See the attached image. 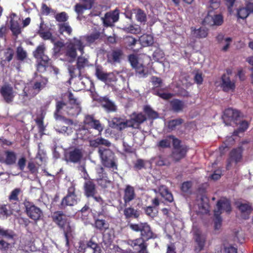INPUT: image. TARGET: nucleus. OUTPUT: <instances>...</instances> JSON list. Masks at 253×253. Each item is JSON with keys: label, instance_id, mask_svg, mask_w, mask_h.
I'll use <instances>...</instances> for the list:
<instances>
[{"label": "nucleus", "instance_id": "14", "mask_svg": "<svg viewBox=\"0 0 253 253\" xmlns=\"http://www.w3.org/2000/svg\"><path fill=\"white\" fill-rule=\"evenodd\" d=\"M193 239L196 244L195 251L199 253L204 249L206 242V236L200 229H196L193 231Z\"/></svg>", "mask_w": 253, "mask_h": 253}, {"label": "nucleus", "instance_id": "3", "mask_svg": "<svg viewBox=\"0 0 253 253\" xmlns=\"http://www.w3.org/2000/svg\"><path fill=\"white\" fill-rule=\"evenodd\" d=\"M86 46L84 38H74L72 40L66 43L65 46V55L69 58L70 61H73L77 56V50H78L81 55L84 53V49Z\"/></svg>", "mask_w": 253, "mask_h": 253}, {"label": "nucleus", "instance_id": "13", "mask_svg": "<svg viewBox=\"0 0 253 253\" xmlns=\"http://www.w3.org/2000/svg\"><path fill=\"white\" fill-rule=\"evenodd\" d=\"M22 194L23 191L21 188L13 189L8 196L9 206L15 208L16 211H19L20 202V196Z\"/></svg>", "mask_w": 253, "mask_h": 253}, {"label": "nucleus", "instance_id": "1", "mask_svg": "<svg viewBox=\"0 0 253 253\" xmlns=\"http://www.w3.org/2000/svg\"><path fill=\"white\" fill-rule=\"evenodd\" d=\"M242 112H223L222 119L226 125H231L232 123L239 125V127L235 130L233 135L238 136L240 133H243L249 126L250 122L244 119Z\"/></svg>", "mask_w": 253, "mask_h": 253}, {"label": "nucleus", "instance_id": "50", "mask_svg": "<svg viewBox=\"0 0 253 253\" xmlns=\"http://www.w3.org/2000/svg\"><path fill=\"white\" fill-rule=\"evenodd\" d=\"M88 60L87 58L83 57V55L79 56L77 60L76 66L81 70L88 65Z\"/></svg>", "mask_w": 253, "mask_h": 253}, {"label": "nucleus", "instance_id": "40", "mask_svg": "<svg viewBox=\"0 0 253 253\" xmlns=\"http://www.w3.org/2000/svg\"><path fill=\"white\" fill-rule=\"evenodd\" d=\"M0 236L7 240L14 241L16 234L13 230L8 229H5L0 226Z\"/></svg>", "mask_w": 253, "mask_h": 253}, {"label": "nucleus", "instance_id": "54", "mask_svg": "<svg viewBox=\"0 0 253 253\" xmlns=\"http://www.w3.org/2000/svg\"><path fill=\"white\" fill-rule=\"evenodd\" d=\"M54 14V18L58 22L66 23V22L69 18L67 13L64 11Z\"/></svg>", "mask_w": 253, "mask_h": 253}, {"label": "nucleus", "instance_id": "61", "mask_svg": "<svg viewBox=\"0 0 253 253\" xmlns=\"http://www.w3.org/2000/svg\"><path fill=\"white\" fill-rule=\"evenodd\" d=\"M145 161L143 159H138L134 163L133 169L135 170H141L145 168Z\"/></svg>", "mask_w": 253, "mask_h": 253}, {"label": "nucleus", "instance_id": "55", "mask_svg": "<svg viewBox=\"0 0 253 253\" xmlns=\"http://www.w3.org/2000/svg\"><path fill=\"white\" fill-rule=\"evenodd\" d=\"M47 82V81L46 80H45V81L36 82L31 86L38 94L40 91L45 87Z\"/></svg>", "mask_w": 253, "mask_h": 253}, {"label": "nucleus", "instance_id": "9", "mask_svg": "<svg viewBox=\"0 0 253 253\" xmlns=\"http://www.w3.org/2000/svg\"><path fill=\"white\" fill-rule=\"evenodd\" d=\"M84 195L86 198H92L97 202L102 204L103 199L100 195H97L96 186L92 179H88L84 184Z\"/></svg>", "mask_w": 253, "mask_h": 253}, {"label": "nucleus", "instance_id": "47", "mask_svg": "<svg viewBox=\"0 0 253 253\" xmlns=\"http://www.w3.org/2000/svg\"><path fill=\"white\" fill-rule=\"evenodd\" d=\"M59 28V32L61 34H63L64 33L70 36L72 32V29L69 25V23H64L58 24Z\"/></svg>", "mask_w": 253, "mask_h": 253}, {"label": "nucleus", "instance_id": "46", "mask_svg": "<svg viewBox=\"0 0 253 253\" xmlns=\"http://www.w3.org/2000/svg\"><path fill=\"white\" fill-rule=\"evenodd\" d=\"M133 68L135 69L137 73L143 77L147 76L150 73L148 68L142 64H138L137 65Z\"/></svg>", "mask_w": 253, "mask_h": 253}, {"label": "nucleus", "instance_id": "32", "mask_svg": "<svg viewBox=\"0 0 253 253\" xmlns=\"http://www.w3.org/2000/svg\"><path fill=\"white\" fill-rule=\"evenodd\" d=\"M100 102L102 106L108 111H116L117 110V106L115 103L107 96L101 98Z\"/></svg>", "mask_w": 253, "mask_h": 253}, {"label": "nucleus", "instance_id": "42", "mask_svg": "<svg viewBox=\"0 0 253 253\" xmlns=\"http://www.w3.org/2000/svg\"><path fill=\"white\" fill-rule=\"evenodd\" d=\"M135 15V18L138 22L145 23L147 21V15L144 10L138 8L133 9Z\"/></svg>", "mask_w": 253, "mask_h": 253}, {"label": "nucleus", "instance_id": "25", "mask_svg": "<svg viewBox=\"0 0 253 253\" xmlns=\"http://www.w3.org/2000/svg\"><path fill=\"white\" fill-rule=\"evenodd\" d=\"M153 191L156 193H159L166 201L169 203L173 201V195L166 186L161 185L158 187L157 189H154Z\"/></svg>", "mask_w": 253, "mask_h": 253}, {"label": "nucleus", "instance_id": "19", "mask_svg": "<svg viewBox=\"0 0 253 253\" xmlns=\"http://www.w3.org/2000/svg\"><path fill=\"white\" fill-rule=\"evenodd\" d=\"M124 55L123 51L120 48L112 50L107 54V61L111 64L121 62Z\"/></svg>", "mask_w": 253, "mask_h": 253}, {"label": "nucleus", "instance_id": "8", "mask_svg": "<svg viewBox=\"0 0 253 253\" xmlns=\"http://www.w3.org/2000/svg\"><path fill=\"white\" fill-rule=\"evenodd\" d=\"M98 153L101 157L102 165L107 168L117 169V165L115 162V154L109 149L100 148Z\"/></svg>", "mask_w": 253, "mask_h": 253}, {"label": "nucleus", "instance_id": "48", "mask_svg": "<svg viewBox=\"0 0 253 253\" xmlns=\"http://www.w3.org/2000/svg\"><path fill=\"white\" fill-rule=\"evenodd\" d=\"M143 210L145 213L148 216L152 218H154L158 215V209H156L151 206H146V207L143 208Z\"/></svg>", "mask_w": 253, "mask_h": 253}, {"label": "nucleus", "instance_id": "23", "mask_svg": "<svg viewBox=\"0 0 253 253\" xmlns=\"http://www.w3.org/2000/svg\"><path fill=\"white\" fill-rule=\"evenodd\" d=\"M146 120V117L142 112L136 113L133 112L129 120L130 123L131 127L137 128L140 125L143 123Z\"/></svg>", "mask_w": 253, "mask_h": 253}, {"label": "nucleus", "instance_id": "6", "mask_svg": "<svg viewBox=\"0 0 253 253\" xmlns=\"http://www.w3.org/2000/svg\"><path fill=\"white\" fill-rule=\"evenodd\" d=\"M128 226L132 231L136 232H140V238L146 241L155 238V234L153 232L150 225L147 222L129 223Z\"/></svg>", "mask_w": 253, "mask_h": 253}, {"label": "nucleus", "instance_id": "22", "mask_svg": "<svg viewBox=\"0 0 253 253\" xmlns=\"http://www.w3.org/2000/svg\"><path fill=\"white\" fill-rule=\"evenodd\" d=\"M135 197L136 194L134 188L130 185H126L124 190L123 200L124 206H127L131 201L135 199Z\"/></svg>", "mask_w": 253, "mask_h": 253}, {"label": "nucleus", "instance_id": "18", "mask_svg": "<svg viewBox=\"0 0 253 253\" xmlns=\"http://www.w3.org/2000/svg\"><path fill=\"white\" fill-rule=\"evenodd\" d=\"M0 93L4 100L7 103L13 101L14 95L12 87L9 84H4L0 88Z\"/></svg>", "mask_w": 253, "mask_h": 253}, {"label": "nucleus", "instance_id": "35", "mask_svg": "<svg viewBox=\"0 0 253 253\" xmlns=\"http://www.w3.org/2000/svg\"><path fill=\"white\" fill-rule=\"evenodd\" d=\"M93 226L100 232H105L108 228L109 225L104 219H96Z\"/></svg>", "mask_w": 253, "mask_h": 253}, {"label": "nucleus", "instance_id": "60", "mask_svg": "<svg viewBox=\"0 0 253 253\" xmlns=\"http://www.w3.org/2000/svg\"><path fill=\"white\" fill-rule=\"evenodd\" d=\"M125 44L128 48H132V47L135 45L137 40L132 36H126L125 39Z\"/></svg>", "mask_w": 253, "mask_h": 253}, {"label": "nucleus", "instance_id": "41", "mask_svg": "<svg viewBox=\"0 0 253 253\" xmlns=\"http://www.w3.org/2000/svg\"><path fill=\"white\" fill-rule=\"evenodd\" d=\"M28 58V53L21 46H18L16 49V58L19 62H23Z\"/></svg>", "mask_w": 253, "mask_h": 253}, {"label": "nucleus", "instance_id": "58", "mask_svg": "<svg viewBox=\"0 0 253 253\" xmlns=\"http://www.w3.org/2000/svg\"><path fill=\"white\" fill-rule=\"evenodd\" d=\"M221 214L219 212V211H214V228L215 229H219L222 223V218L220 216Z\"/></svg>", "mask_w": 253, "mask_h": 253}, {"label": "nucleus", "instance_id": "24", "mask_svg": "<svg viewBox=\"0 0 253 253\" xmlns=\"http://www.w3.org/2000/svg\"><path fill=\"white\" fill-rule=\"evenodd\" d=\"M253 12V3L248 2L245 7H239L237 11V17L238 19H246Z\"/></svg>", "mask_w": 253, "mask_h": 253}, {"label": "nucleus", "instance_id": "56", "mask_svg": "<svg viewBox=\"0 0 253 253\" xmlns=\"http://www.w3.org/2000/svg\"><path fill=\"white\" fill-rule=\"evenodd\" d=\"M169 137H170V140L171 139L172 140L173 149H178L182 147H188L185 145H181V141L173 135H169Z\"/></svg>", "mask_w": 253, "mask_h": 253}, {"label": "nucleus", "instance_id": "39", "mask_svg": "<svg viewBox=\"0 0 253 253\" xmlns=\"http://www.w3.org/2000/svg\"><path fill=\"white\" fill-rule=\"evenodd\" d=\"M7 207V205H3L0 207V216L3 218H6L12 215L13 211H18L15 210V208L9 207V206L8 207L10 209H8Z\"/></svg>", "mask_w": 253, "mask_h": 253}, {"label": "nucleus", "instance_id": "28", "mask_svg": "<svg viewBox=\"0 0 253 253\" xmlns=\"http://www.w3.org/2000/svg\"><path fill=\"white\" fill-rule=\"evenodd\" d=\"M14 55V51L11 47H7L3 52L4 59H1L0 62V66L2 68H4L7 62H10L13 58Z\"/></svg>", "mask_w": 253, "mask_h": 253}, {"label": "nucleus", "instance_id": "11", "mask_svg": "<svg viewBox=\"0 0 253 253\" xmlns=\"http://www.w3.org/2000/svg\"><path fill=\"white\" fill-rule=\"evenodd\" d=\"M79 250L83 253H101V249L99 244L90 238L85 243L81 241L79 243Z\"/></svg>", "mask_w": 253, "mask_h": 253}, {"label": "nucleus", "instance_id": "34", "mask_svg": "<svg viewBox=\"0 0 253 253\" xmlns=\"http://www.w3.org/2000/svg\"><path fill=\"white\" fill-rule=\"evenodd\" d=\"M5 158L4 159V164L7 165H12L16 163V154L12 151L7 150L4 152Z\"/></svg>", "mask_w": 253, "mask_h": 253}, {"label": "nucleus", "instance_id": "45", "mask_svg": "<svg viewBox=\"0 0 253 253\" xmlns=\"http://www.w3.org/2000/svg\"><path fill=\"white\" fill-rule=\"evenodd\" d=\"M95 76L101 81L106 82L107 80L109 74L104 72L102 67L97 66L95 68Z\"/></svg>", "mask_w": 253, "mask_h": 253}, {"label": "nucleus", "instance_id": "29", "mask_svg": "<svg viewBox=\"0 0 253 253\" xmlns=\"http://www.w3.org/2000/svg\"><path fill=\"white\" fill-rule=\"evenodd\" d=\"M100 172H99V178H97L96 181L98 185L102 188H106L107 187L111 181L109 180L107 174L104 172V169L103 168H101Z\"/></svg>", "mask_w": 253, "mask_h": 253}, {"label": "nucleus", "instance_id": "30", "mask_svg": "<svg viewBox=\"0 0 253 253\" xmlns=\"http://www.w3.org/2000/svg\"><path fill=\"white\" fill-rule=\"evenodd\" d=\"M243 149L242 147L234 148L231 150L229 154V158L236 164L240 162L242 159Z\"/></svg>", "mask_w": 253, "mask_h": 253}, {"label": "nucleus", "instance_id": "36", "mask_svg": "<svg viewBox=\"0 0 253 253\" xmlns=\"http://www.w3.org/2000/svg\"><path fill=\"white\" fill-rule=\"evenodd\" d=\"M38 34L43 40H50L51 42H54L56 40V37L53 36L49 31H44L42 26H40Z\"/></svg>", "mask_w": 253, "mask_h": 253}, {"label": "nucleus", "instance_id": "5", "mask_svg": "<svg viewBox=\"0 0 253 253\" xmlns=\"http://www.w3.org/2000/svg\"><path fill=\"white\" fill-rule=\"evenodd\" d=\"M45 47L43 44L37 46L36 50L33 52V55L38 60L37 65V71L39 72L43 73L50 65V59L44 54Z\"/></svg>", "mask_w": 253, "mask_h": 253}, {"label": "nucleus", "instance_id": "52", "mask_svg": "<svg viewBox=\"0 0 253 253\" xmlns=\"http://www.w3.org/2000/svg\"><path fill=\"white\" fill-rule=\"evenodd\" d=\"M171 141L169 135L167 136L165 139H163L159 141L157 144L158 147L160 148H169L170 147Z\"/></svg>", "mask_w": 253, "mask_h": 253}, {"label": "nucleus", "instance_id": "53", "mask_svg": "<svg viewBox=\"0 0 253 253\" xmlns=\"http://www.w3.org/2000/svg\"><path fill=\"white\" fill-rule=\"evenodd\" d=\"M88 130L84 127L79 128L76 131V135L78 139H86L88 138Z\"/></svg>", "mask_w": 253, "mask_h": 253}, {"label": "nucleus", "instance_id": "7", "mask_svg": "<svg viewBox=\"0 0 253 253\" xmlns=\"http://www.w3.org/2000/svg\"><path fill=\"white\" fill-rule=\"evenodd\" d=\"M80 199L76 194V188L74 184L68 188L67 194L61 200L59 208L65 210L67 207H73L78 204Z\"/></svg>", "mask_w": 253, "mask_h": 253}, {"label": "nucleus", "instance_id": "44", "mask_svg": "<svg viewBox=\"0 0 253 253\" xmlns=\"http://www.w3.org/2000/svg\"><path fill=\"white\" fill-rule=\"evenodd\" d=\"M15 245L14 241L12 243H9L3 239L0 240V251L1 252H7L11 251Z\"/></svg>", "mask_w": 253, "mask_h": 253}, {"label": "nucleus", "instance_id": "37", "mask_svg": "<svg viewBox=\"0 0 253 253\" xmlns=\"http://www.w3.org/2000/svg\"><path fill=\"white\" fill-rule=\"evenodd\" d=\"M184 123V120L181 118L171 120L167 122V128L169 132L176 129L177 126Z\"/></svg>", "mask_w": 253, "mask_h": 253}, {"label": "nucleus", "instance_id": "62", "mask_svg": "<svg viewBox=\"0 0 253 253\" xmlns=\"http://www.w3.org/2000/svg\"><path fill=\"white\" fill-rule=\"evenodd\" d=\"M192 186V183L190 181H185L181 184V190L184 193H188L190 191Z\"/></svg>", "mask_w": 253, "mask_h": 253}, {"label": "nucleus", "instance_id": "63", "mask_svg": "<svg viewBox=\"0 0 253 253\" xmlns=\"http://www.w3.org/2000/svg\"><path fill=\"white\" fill-rule=\"evenodd\" d=\"M100 36V33L99 32H96L87 36L85 39L88 42L92 43L94 42L96 40H98Z\"/></svg>", "mask_w": 253, "mask_h": 253}, {"label": "nucleus", "instance_id": "17", "mask_svg": "<svg viewBox=\"0 0 253 253\" xmlns=\"http://www.w3.org/2000/svg\"><path fill=\"white\" fill-rule=\"evenodd\" d=\"M203 23L204 24L210 26H219L223 24V17L221 14H214L213 16H211L208 13L207 16L204 18Z\"/></svg>", "mask_w": 253, "mask_h": 253}, {"label": "nucleus", "instance_id": "49", "mask_svg": "<svg viewBox=\"0 0 253 253\" xmlns=\"http://www.w3.org/2000/svg\"><path fill=\"white\" fill-rule=\"evenodd\" d=\"M10 30L13 34L17 36L21 33V28L17 21L11 19L10 21Z\"/></svg>", "mask_w": 253, "mask_h": 253}, {"label": "nucleus", "instance_id": "38", "mask_svg": "<svg viewBox=\"0 0 253 253\" xmlns=\"http://www.w3.org/2000/svg\"><path fill=\"white\" fill-rule=\"evenodd\" d=\"M45 116V113L40 112V114H38L37 117L35 119L36 123L39 128V132L40 133H43L45 129L43 125V119Z\"/></svg>", "mask_w": 253, "mask_h": 253}, {"label": "nucleus", "instance_id": "4", "mask_svg": "<svg viewBox=\"0 0 253 253\" xmlns=\"http://www.w3.org/2000/svg\"><path fill=\"white\" fill-rule=\"evenodd\" d=\"M55 100V111H61L68 109H75L76 111H81L82 107L80 102L74 96V94L70 92L68 94V101L63 97L56 98Z\"/></svg>", "mask_w": 253, "mask_h": 253}, {"label": "nucleus", "instance_id": "10", "mask_svg": "<svg viewBox=\"0 0 253 253\" xmlns=\"http://www.w3.org/2000/svg\"><path fill=\"white\" fill-rule=\"evenodd\" d=\"M24 206L25 208V212L30 219L35 222H37L42 218L43 216L42 211L33 203L26 201L24 203Z\"/></svg>", "mask_w": 253, "mask_h": 253}, {"label": "nucleus", "instance_id": "26", "mask_svg": "<svg viewBox=\"0 0 253 253\" xmlns=\"http://www.w3.org/2000/svg\"><path fill=\"white\" fill-rule=\"evenodd\" d=\"M237 208L240 211L241 215L244 219L249 218L253 209L252 206L249 203H242L241 202L236 203Z\"/></svg>", "mask_w": 253, "mask_h": 253}, {"label": "nucleus", "instance_id": "43", "mask_svg": "<svg viewBox=\"0 0 253 253\" xmlns=\"http://www.w3.org/2000/svg\"><path fill=\"white\" fill-rule=\"evenodd\" d=\"M68 71L71 76V79L75 78L76 77L80 78L82 79V71L76 65H70L68 67Z\"/></svg>", "mask_w": 253, "mask_h": 253}, {"label": "nucleus", "instance_id": "33", "mask_svg": "<svg viewBox=\"0 0 253 253\" xmlns=\"http://www.w3.org/2000/svg\"><path fill=\"white\" fill-rule=\"evenodd\" d=\"M191 30L192 35L196 38H205L208 34V30L203 27L197 29L196 28L192 27Z\"/></svg>", "mask_w": 253, "mask_h": 253}, {"label": "nucleus", "instance_id": "20", "mask_svg": "<svg viewBox=\"0 0 253 253\" xmlns=\"http://www.w3.org/2000/svg\"><path fill=\"white\" fill-rule=\"evenodd\" d=\"M217 209L214 211H219L221 214L223 211L230 213L231 211V205L230 201L226 198H221L216 203Z\"/></svg>", "mask_w": 253, "mask_h": 253}, {"label": "nucleus", "instance_id": "64", "mask_svg": "<svg viewBox=\"0 0 253 253\" xmlns=\"http://www.w3.org/2000/svg\"><path fill=\"white\" fill-rule=\"evenodd\" d=\"M41 11L43 15H47L49 13H52L53 14H55V10L52 9L50 7H49L45 3H42L41 7Z\"/></svg>", "mask_w": 253, "mask_h": 253}, {"label": "nucleus", "instance_id": "31", "mask_svg": "<svg viewBox=\"0 0 253 253\" xmlns=\"http://www.w3.org/2000/svg\"><path fill=\"white\" fill-rule=\"evenodd\" d=\"M124 215L126 219L138 218L140 216L139 211L132 207L126 208L124 210Z\"/></svg>", "mask_w": 253, "mask_h": 253}, {"label": "nucleus", "instance_id": "51", "mask_svg": "<svg viewBox=\"0 0 253 253\" xmlns=\"http://www.w3.org/2000/svg\"><path fill=\"white\" fill-rule=\"evenodd\" d=\"M170 103L174 111H181L184 107V102L177 99L172 100Z\"/></svg>", "mask_w": 253, "mask_h": 253}, {"label": "nucleus", "instance_id": "16", "mask_svg": "<svg viewBox=\"0 0 253 253\" xmlns=\"http://www.w3.org/2000/svg\"><path fill=\"white\" fill-rule=\"evenodd\" d=\"M227 74H224L221 76V87L224 92H228L229 90L234 91L236 86L235 82L231 81L229 76V75L231 74V71L227 70Z\"/></svg>", "mask_w": 253, "mask_h": 253}, {"label": "nucleus", "instance_id": "2", "mask_svg": "<svg viewBox=\"0 0 253 253\" xmlns=\"http://www.w3.org/2000/svg\"><path fill=\"white\" fill-rule=\"evenodd\" d=\"M53 221L63 232L66 245L69 246V238L74 230L69 218L62 211H55L52 215Z\"/></svg>", "mask_w": 253, "mask_h": 253}, {"label": "nucleus", "instance_id": "27", "mask_svg": "<svg viewBox=\"0 0 253 253\" xmlns=\"http://www.w3.org/2000/svg\"><path fill=\"white\" fill-rule=\"evenodd\" d=\"M37 94H38L37 92L35 91L31 86L28 85L24 87L22 93L20 94V96L22 98L23 102H25L29 101Z\"/></svg>", "mask_w": 253, "mask_h": 253}, {"label": "nucleus", "instance_id": "12", "mask_svg": "<svg viewBox=\"0 0 253 253\" xmlns=\"http://www.w3.org/2000/svg\"><path fill=\"white\" fill-rule=\"evenodd\" d=\"M127 243L137 253H147V241L140 237L133 240L129 239Z\"/></svg>", "mask_w": 253, "mask_h": 253}, {"label": "nucleus", "instance_id": "57", "mask_svg": "<svg viewBox=\"0 0 253 253\" xmlns=\"http://www.w3.org/2000/svg\"><path fill=\"white\" fill-rule=\"evenodd\" d=\"M155 94L164 100H169L172 98L174 94L171 93L161 92L160 90L154 89Z\"/></svg>", "mask_w": 253, "mask_h": 253}, {"label": "nucleus", "instance_id": "59", "mask_svg": "<svg viewBox=\"0 0 253 253\" xmlns=\"http://www.w3.org/2000/svg\"><path fill=\"white\" fill-rule=\"evenodd\" d=\"M92 128L97 130L98 132V135H100L101 132L103 130V126L100 123V121L97 120H95L91 125L89 126Z\"/></svg>", "mask_w": 253, "mask_h": 253}, {"label": "nucleus", "instance_id": "21", "mask_svg": "<svg viewBox=\"0 0 253 253\" xmlns=\"http://www.w3.org/2000/svg\"><path fill=\"white\" fill-rule=\"evenodd\" d=\"M188 150V147H182L178 149H172L170 155V158L175 163L179 162L186 156Z\"/></svg>", "mask_w": 253, "mask_h": 253}, {"label": "nucleus", "instance_id": "15", "mask_svg": "<svg viewBox=\"0 0 253 253\" xmlns=\"http://www.w3.org/2000/svg\"><path fill=\"white\" fill-rule=\"evenodd\" d=\"M83 157L82 149L78 148L70 150L65 155L66 160L74 164L80 163Z\"/></svg>", "mask_w": 253, "mask_h": 253}]
</instances>
